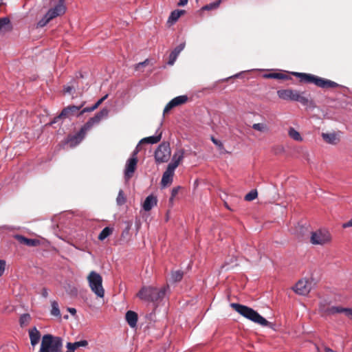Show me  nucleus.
Instances as JSON below:
<instances>
[{"mask_svg":"<svg viewBox=\"0 0 352 352\" xmlns=\"http://www.w3.org/2000/svg\"><path fill=\"white\" fill-rule=\"evenodd\" d=\"M184 47L185 43H182L172 51V52L170 54L169 60L168 62L169 65H173L175 63L178 55L184 49Z\"/></svg>","mask_w":352,"mask_h":352,"instance_id":"6ab92c4d","label":"nucleus"},{"mask_svg":"<svg viewBox=\"0 0 352 352\" xmlns=\"http://www.w3.org/2000/svg\"><path fill=\"white\" fill-rule=\"evenodd\" d=\"M344 315L346 316L347 317L350 318L351 319H352V309L346 308Z\"/></svg>","mask_w":352,"mask_h":352,"instance_id":"49530a36","label":"nucleus"},{"mask_svg":"<svg viewBox=\"0 0 352 352\" xmlns=\"http://www.w3.org/2000/svg\"><path fill=\"white\" fill-rule=\"evenodd\" d=\"M65 0H59V2H64Z\"/></svg>","mask_w":352,"mask_h":352,"instance_id":"4d7b16f0","label":"nucleus"},{"mask_svg":"<svg viewBox=\"0 0 352 352\" xmlns=\"http://www.w3.org/2000/svg\"><path fill=\"white\" fill-rule=\"evenodd\" d=\"M157 204V197L153 195H148L142 204V208L145 211L151 210Z\"/></svg>","mask_w":352,"mask_h":352,"instance_id":"a211bd4d","label":"nucleus"},{"mask_svg":"<svg viewBox=\"0 0 352 352\" xmlns=\"http://www.w3.org/2000/svg\"><path fill=\"white\" fill-rule=\"evenodd\" d=\"M184 13H185V11L182 10H175L171 12V13L168 19L167 23L169 25H173L174 23H175L177 21V20L179 19V17L182 15H183Z\"/></svg>","mask_w":352,"mask_h":352,"instance_id":"aec40b11","label":"nucleus"},{"mask_svg":"<svg viewBox=\"0 0 352 352\" xmlns=\"http://www.w3.org/2000/svg\"><path fill=\"white\" fill-rule=\"evenodd\" d=\"M126 202V197L124 195V192L122 190H120L117 199H116V203L119 206H122Z\"/></svg>","mask_w":352,"mask_h":352,"instance_id":"7c9ffc66","label":"nucleus"},{"mask_svg":"<svg viewBox=\"0 0 352 352\" xmlns=\"http://www.w3.org/2000/svg\"><path fill=\"white\" fill-rule=\"evenodd\" d=\"M166 287L156 288L153 287H144L137 294L141 300L157 302L162 300L166 294Z\"/></svg>","mask_w":352,"mask_h":352,"instance_id":"20e7f679","label":"nucleus"},{"mask_svg":"<svg viewBox=\"0 0 352 352\" xmlns=\"http://www.w3.org/2000/svg\"><path fill=\"white\" fill-rule=\"evenodd\" d=\"M294 75L300 78L301 81L306 82H312L319 87H336L338 84L329 80H326L318 76L305 74V73H294Z\"/></svg>","mask_w":352,"mask_h":352,"instance_id":"6e6552de","label":"nucleus"},{"mask_svg":"<svg viewBox=\"0 0 352 352\" xmlns=\"http://www.w3.org/2000/svg\"><path fill=\"white\" fill-rule=\"evenodd\" d=\"M94 111V109L91 107H86V108H84L82 110H81L80 111V115H82L83 113H86V112H91V111Z\"/></svg>","mask_w":352,"mask_h":352,"instance_id":"c03bdc74","label":"nucleus"},{"mask_svg":"<svg viewBox=\"0 0 352 352\" xmlns=\"http://www.w3.org/2000/svg\"><path fill=\"white\" fill-rule=\"evenodd\" d=\"M146 61H147V60H145L144 62H142V63H139V64L138 65V67H139V66H140V65H141V66L144 65L146 64Z\"/></svg>","mask_w":352,"mask_h":352,"instance_id":"6e6d98bb","label":"nucleus"},{"mask_svg":"<svg viewBox=\"0 0 352 352\" xmlns=\"http://www.w3.org/2000/svg\"><path fill=\"white\" fill-rule=\"evenodd\" d=\"M188 0H179L178 2L179 6H184L188 3Z\"/></svg>","mask_w":352,"mask_h":352,"instance_id":"09e8293b","label":"nucleus"},{"mask_svg":"<svg viewBox=\"0 0 352 352\" xmlns=\"http://www.w3.org/2000/svg\"><path fill=\"white\" fill-rule=\"evenodd\" d=\"M108 115L109 110L104 108L93 118H90L76 135L69 138V143L70 146H75L79 144L84 138L87 131H89L94 125L98 124L102 119L107 118Z\"/></svg>","mask_w":352,"mask_h":352,"instance_id":"f257e3e1","label":"nucleus"},{"mask_svg":"<svg viewBox=\"0 0 352 352\" xmlns=\"http://www.w3.org/2000/svg\"><path fill=\"white\" fill-rule=\"evenodd\" d=\"M211 140L220 150H223L224 148L223 144L221 141L217 140L213 137H212Z\"/></svg>","mask_w":352,"mask_h":352,"instance_id":"58836bf2","label":"nucleus"},{"mask_svg":"<svg viewBox=\"0 0 352 352\" xmlns=\"http://www.w3.org/2000/svg\"><path fill=\"white\" fill-rule=\"evenodd\" d=\"M183 277V272L177 270L173 272L171 274V280L174 282H177L182 280Z\"/></svg>","mask_w":352,"mask_h":352,"instance_id":"2f4dec72","label":"nucleus"},{"mask_svg":"<svg viewBox=\"0 0 352 352\" xmlns=\"http://www.w3.org/2000/svg\"><path fill=\"white\" fill-rule=\"evenodd\" d=\"M31 344L34 346L39 342L41 334L36 328H33L29 331Z\"/></svg>","mask_w":352,"mask_h":352,"instance_id":"4be33fe9","label":"nucleus"},{"mask_svg":"<svg viewBox=\"0 0 352 352\" xmlns=\"http://www.w3.org/2000/svg\"><path fill=\"white\" fill-rule=\"evenodd\" d=\"M267 78H276V79H283L285 76L280 73H271L265 76Z\"/></svg>","mask_w":352,"mask_h":352,"instance_id":"e433bc0d","label":"nucleus"},{"mask_svg":"<svg viewBox=\"0 0 352 352\" xmlns=\"http://www.w3.org/2000/svg\"><path fill=\"white\" fill-rule=\"evenodd\" d=\"M113 232V229L109 227L104 228L98 236V239L100 241L104 240L109 236H110Z\"/></svg>","mask_w":352,"mask_h":352,"instance_id":"a878e982","label":"nucleus"},{"mask_svg":"<svg viewBox=\"0 0 352 352\" xmlns=\"http://www.w3.org/2000/svg\"><path fill=\"white\" fill-rule=\"evenodd\" d=\"M65 10L66 8L63 5V2H60V3L56 6L54 8L50 9L46 14H47V17L53 19L56 16L63 14L65 12Z\"/></svg>","mask_w":352,"mask_h":352,"instance_id":"dca6fc26","label":"nucleus"},{"mask_svg":"<svg viewBox=\"0 0 352 352\" xmlns=\"http://www.w3.org/2000/svg\"><path fill=\"white\" fill-rule=\"evenodd\" d=\"M312 279H300L293 287V290L298 295L306 296L307 295L313 287Z\"/></svg>","mask_w":352,"mask_h":352,"instance_id":"f8f14e48","label":"nucleus"},{"mask_svg":"<svg viewBox=\"0 0 352 352\" xmlns=\"http://www.w3.org/2000/svg\"><path fill=\"white\" fill-rule=\"evenodd\" d=\"M6 262L3 260H0V276H1L5 271Z\"/></svg>","mask_w":352,"mask_h":352,"instance_id":"79ce46f5","label":"nucleus"},{"mask_svg":"<svg viewBox=\"0 0 352 352\" xmlns=\"http://www.w3.org/2000/svg\"><path fill=\"white\" fill-rule=\"evenodd\" d=\"M100 105L98 103H95L91 107L94 109V110L96 109Z\"/></svg>","mask_w":352,"mask_h":352,"instance_id":"5fc2aeb1","label":"nucleus"},{"mask_svg":"<svg viewBox=\"0 0 352 352\" xmlns=\"http://www.w3.org/2000/svg\"><path fill=\"white\" fill-rule=\"evenodd\" d=\"M71 344L73 345L74 349H77L79 347H85L87 346L88 342L87 340H80L75 342H71Z\"/></svg>","mask_w":352,"mask_h":352,"instance_id":"f704fd0d","label":"nucleus"},{"mask_svg":"<svg viewBox=\"0 0 352 352\" xmlns=\"http://www.w3.org/2000/svg\"><path fill=\"white\" fill-rule=\"evenodd\" d=\"M278 96L285 100L298 101L302 104H306L308 102L307 98L302 96L298 91L290 89H280L277 91Z\"/></svg>","mask_w":352,"mask_h":352,"instance_id":"1a4fd4ad","label":"nucleus"},{"mask_svg":"<svg viewBox=\"0 0 352 352\" xmlns=\"http://www.w3.org/2000/svg\"><path fill=\"white\" fill-rule=\"evenodd\" d=\"M231 307L243 317L262 327H272V326L270 322L250 307L237 303H232Z\"/></svg>","mask_w":352,"mask_h":352,"instance_id":"f03ea898","label":"nucleus"},{"mask_svg":"<svg viewBox=\"0 0 352 352\" xmlns=\"http://www.w3.org/2000/svg\"><path fill=\"white\" fill-rule=\"evenodd\" d=\"M52 20V19H50L49 17H47V14H46L37 23V25L38 27H44L45 25H46L50 21Z\"/></svg>","mask_w":352,"mask_h":352,"instance_id":"c9c22d12","label":"nucleus"},{"mask_svg":"<svg viewBox=\"0 0 352 352\" xmlns=\"http://www.w3.org/2000/svg\"><path fill=\"white\" fill-rule=\"evenodd\" d=\"M350 227H352V219L342 224L343 228H347Z\"/></svg>","mask_w":352,"mask_h":352,"instance_id":"a18cd8bd","label":"nucleus"},{"mask_svg":"<svg viewBox=\"0 0 352 352\" xmlns=\"http://www.w3.org/2000/svg\"><path fill=\"white\" fill-rule=\"evenodd\" d=\"M2 2H1V0H0V5H1Z\"/></svg>","mask_w":352,"mask_h":352,"instance_id":"13d9d810","label":"nucleus"},{"mask_svg":"<svg viewBox=\"0 0 352 352\" xmlns=\"http://www.w3.org/2000/svg\"><path fill=\"white\" fill-rule=\"evenodd\" d=\"M87 279L91 292L98 297L103 298L104 296V289L102 286V276L95 271H91L88 274Z\"/></svg>","mask_w":352,"mask_h":352,"instance_id":"423d86ee","label":"nucleus"},{"mask_svg":"<svg viewBox=\"0 0 352 352\" xmlns=\"http://www.w3.org/2000/svg\"><path fill=\"white\" fill-rule=\"evenodd\" d=\"M67 351L66 352H74L75 349L71 342H67L66 344Z\"/></svg>","mask_w":352,"mask_h":352,"instance_id":"37998d69","label":"nucleus"},{"mask_svg":"<svg viewBox=\"0 0 352 352\" xmlns=\"http://www.w3.org/2000/svg\"><path fill=\"white\" fill-rule=\"evenodd\" d=\"M83 104L80 106L70 105L64 108L57 118H69L74 116H79L80 109Z\"/></svg>","mask_w":352,"mask_h":352,"instance_id":"4468645a","label":"nucleus"},{"mask_svg":"<svg viewBox=\"0 0 352 352\" xmlns=\"http://www.w3.org/2000/svg\"><path fill=\"white\" fill-rule=\"evenodd\" d=\"M65 289L70 296H77V294H78V289H77V288L75 286L72 285L67 284L65 287Z\"/></svg>","mask_w":352,"mask_h":352,"instance_id":"c756f323","label":"nucleus"},{"mask_svg":"<svg viewBox=\"0 0 352 352\" xmlns=\"http://www.w3.org/2000/svg\"><path fill=\"white\" fill-rule=\"evenodd\" d=\"M108 94H106L102 98H101L100 100H98L96 103H98L99 105H100L103 101H104L108 98Z\"/></svg>","mask_w":352,"mask_h":352,"instance_id":"de8ad7c7","label":"nucleus"},{"mask_svg":"<svg viewBox=\"0 0 352 352\" xmlns=\"http://www.w3.org/2000/svg\"><path fill=\"white\" fill-rule=\"evenodd\" d=\"M161 138H162V133L160 132L157 135L149 136V137L144 138L142 139L140 142V144H142V143H148V144H156L160 141Z\"/></svg>","mask_w":352,"mask_h":352,"instance_id":"b1692460","label":"nucleus"},{"mask_svg":"<svg viewBox=\"0 0 352 352\" xmlns=\"http://www.w3.org/2000/svg\"><path fill=\"white\" fill-rule=\"evenodd\" d=\"M221 3V0H217L211 3L207 4L201 8V10H212L217 9Z\"/></svg>","mask_w":352,"mask_h":352,"instance_id":"bb28decb","label":"nucleus"},{"mask_svg":"<svg viewBox=\"0 0 352 352\" xmlns=\"http://www.w3.org/2000/svg\"><path fill=\"white\" fill-rule=\"evenodd\" d=\"M258 196V192L256 190H252L250 192H249L245 196V200L248 201H252L255 199Z\"/></svg>","mask_w":352,"mask_h":352,"instance_id":"473e14b6","label":"nucleus"},{"mask_svg":"<svg viewBox=\"0 0 352 352\" xmlns=\"http://www.w3.org/2000/svg\"><path fill=\"white\" fill-rule=\"evenodd\" d=\"M42 296L45 298H47L48 296V292L46 289H43L42 291Z\"/></svg>","mask_w":352,"mask_h":352,"instance_id":"8fccbe9b","label":"nucleus"},{"mask_svg":"<svg viewBox=\"0 0 352 352\" xmlns=\"http://www.w3.org/2000/svg\"><path fill=\"white\" fill-rule=\"evenodd\" d=\"M178 191H179V187L174 188L172 189L171 197L170 198V201H173V199L177 195Z\"/></svg>","mask_w":352,"mask_h":352,"instance_id":"a19ab883","label":"nucleus"},{"mask_svg":"<svg viewBox=\"0 0 352 352\" xmlns=\"http://www.w3.org/2000/svg\"><path fill=\"white\" fill-rule=\"evenodd\" d=\"M184 157V152L179 150L173 156L172 162L168 165L166 170L163 173L161 184L163 187L170 185L173 182L175 170L179 166Z\"/></svg>","mask_w":352,"mask_h":352,"instance_id":"7ed1b4c3","label":"nucleus"},{"mask_svg":"<svg viewBox=\"0 0 352 352\" xmlns=\"http://www.w3.org/2000/svg\"><path fill=\"white\" fill-rule=\"evenodd\" d=\"M10 20L8 18H0V31L9 25Z\"/></svg>","mask_w":352,"mask_h":352,"instance_id":"4c0bfd02","label":"nucleus"},{"mask_svg":"<svg viewBox=\"0 0 352 352\" xmlns=\"http://www.w3.org/2000/svg\"><path fill=\"white\" fill-rule=\"evenodd\" d=\"M72 90V88L70 87H67L66 88H65V91L67 92V93H69Z\"/></svg>","mask_w":352,"mask_h":352,"instance_id":"864d4df0","label":"nucleus"},{"mask_svg":"<svg viewBox=\"0 0 352 352\" xmlns=\"http://www.w3.org/2000/svg\"><path fill=\"white\" fill-rule=\"evenodd\" d=\"M138 164V159L135 157H130L126 162L124 168V179L127 182L133 176L135 170H136Z\"/></svg>","mask_w":352,"mask_h":352,"instance_id":"ddd939ff","label":"nucleus"},{"mask_svg":"<svg viewBox=\"0 0 352 352\" xmlns=\"http://www.w3.org/2000/svg\"><path fill=\"white\" fill-rule=\"evenodd\" d=\"M322 140L329 144H336L340 142L339 133L336 132L322 133Z\"/></svg>","mask_w":352,"mask_h":352,"instance_id":"f3484780","label":"nucleus"},{"mask_svg":"<svg viewBox=\"0 0 352 352\" xmlns=\"http://www.w3.org/2000/svg\"><path fill=\"white\" fill-rule=\"evenodd\" d=\"M332 235L327 229H318L310 233V243L314 245L324 246L332 241Z\"/></svg>","mask_w":352,"mask_h":352,"instance_id":"0eeeda50","label":"nucleus"},{"mask_svg":"<svg viewBox=\"0 0 352 352\" xmlns=\"http://www.w3.org/2000/svg\"><path fill=\"white\" fill-rule=\"evenodd\" d=\"M324 352H337V351H333V349H330L329 347L325 346Z\"/></svg>","mask_w":352,"mask_h":352,"instance_id":"603ef678","label":"nucleus"},{"mask_svg":"<svg viewBox=\"0 0 352 352\" xmlns=\"http://www.w3.org/2000/svg\"><path fill=\"white\" fill-rule=\"evenodd\" d=\"M188 101V97L186 95L177 96L172 99L165 107L164 113H168L173 108L185 104Z\"/></svg>","mask_w":352,"mask_h":352,"instance_id":"2eb2a0df","label":"nucleus"},{"mask_svg":"<svg viewBox=\"0 0 352 352\" xmlns=\"http://www.w3.org/2000/svg\"><path fill=\"white\" fill-rule=\"evenodd\" d=\"M16 238L17 240L23 244H25L28 246H36L38 244V241L36 239H28L21 235H16Z\"/></svg>","mask_w":352,"mask_h":352,"instance_id":"5701e85b","label":"nucleus"},{"mask_svg":"<svg viewBox=\"0 0 352 352\" xmlns=\"http://www.w3.org/2000/svg\"><path fill=\"white\" fill-rule=\"evenodd\" d=\"M68 311H69L70 314H72V315H75L76 313V309L74 308H68Z\"/></svg>","mask_w":352,"mask_h":352,"instance_id":"3c124183","label":"nucleus"},{"mask_svg":"<svg viewBox=\"0 0 352 352\" xmlns=\"http://www.w3.org/2000/svg\"><path fill=\"white\" fill-rule=\"evenodd\" d=\"M126 320L131 327H135L138 322V314L133 311H128L125 316Z\"/></svg>","mask_w":352,"mask_h":352,"instance_id":"412c9836","label":"nucleus"},{"mask_svg":"<svg viewBox=\"0 0 352 352\" xmlns=\"http://www.w3.org/2000/svg\"><path fill=\"white\" fill-rule=\"evenodd\" d=\"M30 314H23L21 317H20V324L21 326H26L30 321Z\"/></svg>","mask_w":352,"mask_h":352,"instance_id":"72a5a7b5","label":"nucleus"},{"mask_svg":"<svg viewBox=\"0 0 352 352\" xmlns=\"http://www.w3.org/2000/svg\"><path fill=\"white\" fill-rule=\"evenodd\" d=\"M51 306H52L51 314L54 316H60V311L59 310L58 302L55 300L52 301Z\"/></svg>","mask_w":352,"mask_h":352,"instance_id":"cd10ccee","label":"nucleus"},{"mask_svg":"<svg viewBox=\"0 0 352 352\" xmlns=\"http://www.w3.org/2000/svg\"><path fill=\"white\" fill-rule=\"evenodd\" d=\"M171 155L170 145L167 142L160 144L155 151V160L157 163L167 162Z\"/></svg>","mask_w":352,"mask_h":352,"instance_id":"9b49d317","label":"nucleus"},{"mask_svg":"<svg viewBox=\"0 0 352 352\" xmlns=\"http://www.w3.org/2000/svg\"><path fill=\"white\" fill-rule=\"evenodd\" d=\"M140 144H141L139 143L137 145V146L135 147V150L133 151L131 157H135V159H138L137 158V155L139 153V151H140Z\"/></svg>","mask_w":352,"mask_h":352,"instance_id":"ea45409f","label":"nucleus"},{"mask_svg":"<svg viewBox=\"0 0 352 352\" xmlns=\"http://www.w3.org/2000/svg\"><path fill=\"white\" fill-rule=\"evenodd\" d=\"M63 340L50 334L43 336L38 352H61Z\"/></svg>","mask_w":352,"mask_h":352,"instance_id":"39448f33","label":"nucleus"},{"mask_svg":"<svg viewBox=\"0 0 352 352\" xmlns=\"http://www.w3.org/2000/svg\"><path fill=\"white\" fill-rule=\"evenodd\" d=\"M288 135L289 136L296 140V141H298V142H302V138L301 136V135L300 134V133L298 131H297L293 127H290L288 130Z\"/></svg>","mask_w":352,"mask_h":352,"instance_id":"393cba45","label":"nucleus"},{"mask_svg":"<svg viewBox=\"0 0 352 352\" xmlns=\"http://www.w3.org/2000/svg\"><path fill=\"white\" fill-rule=\"evenodd\" d=\"M252 129L263 133L268 131V127L265 123H255L252 125Z\"/></svg>","mask_w":352,"mask_h":352,"instance_id":"c85d7f7f","label":"nucleus"},{"mask_svg":"<svg viewBox=\"0 0 352 352\" xmlns=\"http://www.w3.org/2000/svg\"><path fill=\"white\" fill-rule=\"evenodd\" d=\"M319 311L324 316H331L337 314H345L346 308L332 305L330 302L322 300L319 303Z\"/></svg>","mask_w":352,"mask_h":352,"instance_id":"9d476101","label":"nucleus"}]
</instances>
